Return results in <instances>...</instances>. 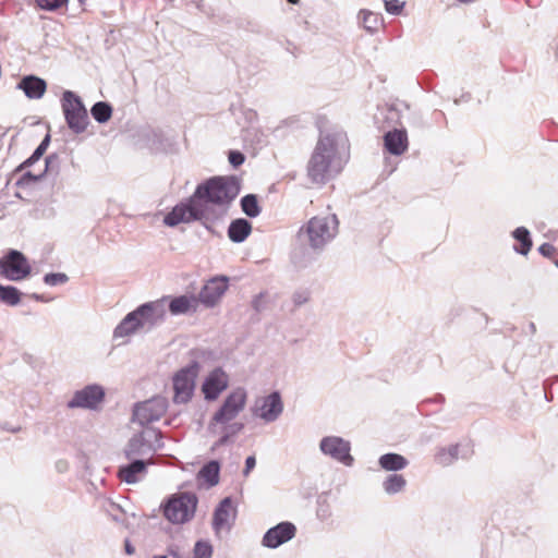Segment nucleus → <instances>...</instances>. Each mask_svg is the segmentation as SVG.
I'll return each instance as SVG.
<instances>
[{
    "label": "nucleus",
    "mask_w": 558,
    "mask_h": 558,
    "mask_svg": "<svg viewBox=\"0 0 558 558\" xmlns=\"http://www.w3.org/2000/svg\"><path fill=\"white\" fill-rule=\"evenodd\" d=\"M349 157V140L342 130L322 133L306 166L308 180L313 184H326L343 170Z\"/></svg>",
    "instance_id": "obj_1"
},
{
    "label": "nucleus",
    "mask_w": 558,
    "mask_h": 558,
    "mask_svg": "<svg viewBox=\"0 0 558 558\" xmlns=\"http://www.w3.org/2000/svg\"><path fill=\"white\" fill-rule=\"evenodd\" d=\"M338 228L339 220L335 214L315 216L300 228L298 239L314 252H322L336 238Z\"/></svg>",
    "instance_id": "obj_2"
},
{
    "label": "nucleus",
    "mask_w": 558,
    "mask_h": 558,
    "mask_svg": "<svg viewBox=\"0 0 558 558\" xmlns=\"http://www.w3.org/2000/svg\"><path fill=\"white\" fill-rule=\"evenodd\" d=\"M240 193V183L234 177H214L197 185L195 198L208 206L229 205ZM209 213V207H207Z\"/></svg>",
    "instance_id": "obj_3"
},
{
    "label": "nucleus",
    "mask_w": 558,
    "mask_h": 558,
    "mask_svg": "<svg viewBox=\"0 0 558 558\" xmlns=\"http://www.w3.org/2000/svg\"><path fill=\"white\" fill-rule=\"evenodd\" d=\"M209 220L210 214L207 211V206L198 202L193 194L186 201L177 204L165 216L163 223L168 227H175L182 222L201 221L208 231H211Z\"/></svg>",
    "instance_id": "obj_4"
},
{
    "label": "nucleus",
    "mask_w": 558,
    "mask_h": 558,
    "mask_svg": "<svg viewBox=\"0 0 558 558\" xmlns=\"http://www.w3.org/2000/svg\"><path fill=\"white\" fill-rule=\"evenodd\" d=\"M197 504L198 498L195 493H175L161 505L162 514L172 524H184L194 518Z\"/></svg>",
    "instance_id": "obj_5"
},
{
    "label": "nucleus",
    "mask_w": 558,
    "mask_h": 558,
    "mask_svg": "<svg viewBox=\"0 0 558 558\" xmlns=\"http://www.w3.org/2000/svg\"><path fill=\"white\" fill-rule=\"evenodd\" d=\"M61 107L69 129L75 133H83L88 125V113L82 99L73 92L62 94Z\"/></svg>",
    "instance_id": "obj_6"
},
{
    "label": "nucleus",
    "mask_w": 558,
    "mask_h": 558,
    "mask_svg": "<svg viewBox=\"0 0 558 558\" xmlns=\"http://www.w3.org/2000/svg\"><path fill=\"white\" fill-rule=\"evenodd\" d=\"M199 368V363L196 361H192L189 365L182 367L174 374L172 378L174 403L185 404L192 399Z\"/></svg>",
    "instance_id": "obj_7"
},
{
    "label": "nucleus",
    "mask_w": 558,
    "mask_h": 558,
    "mask_svg": "<svg viewBox=\"0 0 558 558\" xmlns=\"http://www.w3.org/2000/svg\"><path fill=\"white\" fill-rule=\"evenodd\" d=\"M161 432L155 428L134 434L124 448L126 459L150 458L156 448L161 446Z\"/></svg>",
    "instance_id": "obj_8"
},
{
    "label": "nucleus",
    "mask_w": 558,
    "mask_h": 558,
    "mask_svg": "<svg viewBox=\"0 0 558 558\" xmlns=\"http://www.w3.org/2000/svg\"><path fill=\"white\" fill-rule=\"evenodd\" d=\"M247 392L239 387L232 390L223 400L221 407L215 412L209 423V427L215 424H227L234 420L245 408Z\"/></svg>",
    "instance_id": "obj_9"
},
{
    "label": "nucleus",
    "mask_w": 558,
    "mask_h": 558,
    "mask_svg": "<svg viewBox=\"0 0 558 558\" xmlns=\"http://www.w3.org/2000/svg\"><path fill=\"white\" fill-rule=\"evenodd\" d=\"M31 272L32 266L28 259L17 250H10L0 258V275L10 281H22Z\"/></svg>",
    "instance_id": "obj_10"
},
{
    "label": "nucleus",
    "mask_w": 558,
    "mask_h": 558,
    "mask_svg": "<svg viewBox=\"0 0 558 558\" xmlns=\"http://www.w3.org/2000/svg\"><path fill=\"white\" fill-rule=\"evenodd\" d=\"M168 409V400L162 396H155L146 401L135 404L133 410V421L145 426L155 421H159Z\"/></svg>",
    "instance_id": "obj_11"
},
{
    "label": "nucleus",
    "mask_w": 558,
    "mask_h": 558,
    "mask_svg": "<svg viewBox=\"0 0 558 558\" xmlns=\"http://www.w3.org/2000/svg\"><path fill=\"white\" fill-rule=\"evenodd\" d=\"M252 414L265 423L277 421L283 412V402L278 391L258 398L251 409Z\"/></svg>",
    "instance_id": "obj_12"
},
{
    "label": "nucleus",
    "mask_w": 558,
    "mask_h": 558,
    "mask_svg": "<svg viewBox=\"0 0 558 558\" xmlns=\"http://www.w3.org/2000/svg\"><path fill=\"white\" fill-rule=\"evenodd\" d=\"M319 449L325 454L345 466H351L354 462L351 456L350 441L338 436H326L319 442Z\"/></svg>",
    "instance_id": "obj_13"
},
{
    "label": "nucleus",
    "mask_w": 558,
    "mask_h": 558,
    "mask_svg": "<svg viewBox=\"0 0 558 558\" xmlns=\"http://www.w3.org/2000/svg\"><path fill=\"white\" fill-rule=\"evenodd\" d=\"M166 299L147 302L134 310L143 329H151L166 319Z\"/></svg>",
    "instance_id": "obj_14"
},
{
    "label": "nucleus",
    "mask_w": 558,
    "mask_h": 558,
    "mask_svg": "<svg viewBox=\"0 0 558 558\" xmlns=\"http://www.w3.org/2000/svg\"><path fill=\"white\" fill-rule=\"evenodd\" d=\"M105 390L99 385H87L83 389L74 392L72 399L68 402L69 409H90L94 410L102 402Z\"/></svg>",
    "instance_id": "obj_15"
},
{
    "label": "nucleus",
    "mask_w": 558,
    "mask_h": 558,
    "mask_svg": "<svg viewBox=\"0 0 558 558\" xmlns=\"http://www.w3.org/2000/svg\"><path fill=\"white\" fill-rule=\"evenodd\" d=\"M236 513L232 498H223L214 511L213 529L215 533L218 535L222 531L230 532L236 519Z\"/></svg>",
    "instance_id": "obj_16"
},
{
    "label": "nucleus",
    "mask_w": 558,
    "mask_h": 558,
    "mask_svg": "<svg viewBox=\"0 0 558 558\" xmlns=\"http://www.w3.org/2000/svg\"><path fill=\"white\" fill-rule=\"evenodd\" d=\"M296 533V527L289 521H283L268 529L263 536L262 545L267 548H278L282 544L291 541Z\"/></svg>",
    "instance_id": "obj_17"
},
{
    "label": "nucleus",
    "mask_w": 558,
    "mask_h": 558,
    "mask_svg": "<svg viewBox=\"0 0 558 558\" xmlns=\"http://www.w3.org/2000/svg\"><path fill=\"white\" fill-rule=\"evenodd\" d=\"M229 386V376L221 367H216L205 378L202 385L204 398L207 401L216 400Z\"/></svg>",
    "instance_id": "obj_18"
},
{
    "label": "nucleus",
    "mask_w": 558,
    "mask_h": 558,
    "mask_svg": "<svg viewBox=\"0 0 558 558\" xmlns=\"http://www.w3.org/2000/svg\"><path fill=\"white\" fill-rule=\"evenodd\" d=\"M228 289L227 277H215L206 282L198 294V301L204 305L211 307Z\"/></svg>",
    "instance_id": "obj_19"
},
{
    "label": "nucleus",
    "mask_w": 558,
    "mask_h": 558,
    "mask_svg": "<svg viewBox=\"0 0 558 558\" xmlns=\"http://www.w3.org/2000/svg\"><path fill=\"white\" fill-rule=\"evenodd\" d=\"M472 453L473 450L469 444L451 445L449 447L439 448L435 454V461L442 466H448L456 462L459 458L466 459Z\"/></svg>",
    "instance_id": "obj_20"
},
{
    "label": "nucleus",
    "mask_w": 558,
    "mask_h": 558,
    "mask_svg": "<svg viewBox=\"0 0 558 558\" xmlns=\"http://www.w3.org/2000/svg\"><path fill=\"white\" fill-rule=\"evenodd\" d=\"M130 463L121 465L118 476L126 484H135L140 482L147 472L148 462L144 459H129Z\"/></svg>",
    "instance_id": "obj_21"
},
{
    "label": "nucleus",
    "mask_w": 558,
    "mask_h": 558,
    "mask_svg": "<svg viewBox=\"0 0 558 558\" xmlns=\"http://www.w3.org/2000/svg\"><path fill=\"white\" fill-rule=\"evenodd\" d=\"M385 148L395 156L402 155L409 147L408 133L405 129H393L384 135Z\"/></svg>",
    "instance_id": "obj_22"
},
{
    "label": "nucleus",
    "mask_w": 558,
    "mask_h": 558,
    "mask_svg": "<svg viewBox=\"0 0 558 558\" xmlns=\"http://www.w3.org/2000/svg\"><path fill=\"white\" fill-rule=\"evenodd\" d=\"M17 88L23 90L27 98L39 99L44 96L47 84L45 80L38 76L27 75L19 82Z\"/></svg>",
    "instance_id": "obj_23"
},
{
    "label": "nucleus",
    "mask_w": 558,
    "mask_h": 558,
    "mask_svg": "<svg viewBox=\"0 0 558 558\" xmlns=\"http://www.w3.org/2000/svg\"><path fill=\"white\" fill-rule=\"evenodd\" d=\"M143 329L135 312L132 311L118 324L113 330V338H124Z\"/></svg>",
    "instance_id": "obj_24"
},
{
    "label": "nucleus",
    "mask_w": 558,
    "mask_h": 558,
    "mask_svg": "<svg viewBox=\"0 0 558 558\" xmlns=\"http://www.w3.org/2000/svg\"><path fill=\"white\" fill-rule=\"evenodd\" d=\"M252 232V225L244 218H238L230 222L228 236L233 243H242Z\"/></svg>",
    "instance_id": "obj_25"
},
{
    "label": "nucleus",
    "mask_w": 558,
    "mask_h": 558,
    "mask_svg": "<svg viewBox=\"0 0 558 558\" xmlns=\"http://www.w3.org/2000/svg\"><path fill=\"white\" fill-rule=\"evenodd\" d=\"M378 464L385 471L397 473L405 469L409 461L402 454L388 452L379 457Z\"/></svg>",
    "instance_id": "obj_26"
},
{
    "label": "nucleus",
    "mask_w": 558,
    "mask_h": 558,
    "mask_svg": "<svg viewBox=\"0 0 558 558\" xmlns=\"http://www.w3.org/2000/svg\"><path fill=\"white\" fill-rule=\"evenodd\" d=\"M197 306V299L193 295H179L173 298L169 303V311L172 315L186 314L190 311H195Z\"/></svg>",
    "instance_id": "obj_27"
},
{
    "label": "nucleus",
    "mask_w": 558,
    "mask_h": 558,
    "mask_svg": "<svg viewBox=\"0 0 558 558\" xmlns=\"http://www.w3.org/2000/svg\"><path fill=\"white\" fill-rule=\"evenodd\" d=\"M512 236L519 243V245L513 246V251L526 256L533 245L530 231L525 227H518L512 231Z\"/></svg>",
    "instance_id": "obj_28"
},
{
    "label": "nucleus",
    "mask_w": 558,
    "mask_h": 558,
    "mask_svg": "<svg viewBox=\"0 0 558 558\" xmlns=\"http://www.w3.org/2000/svg\"><path fill=\"white\" fill-rule=\"evenodd\" d=\"M381 486L387 495H396L405 489L407 480L402 474L392 473L383 481Z\"/></svg>",
    "instance_id": "obj_29"
},
{
    "label": "nucleus",
    "mask_w": 558,
    "mask_h": 558,
    "mask_svg": "<svg viewBox=\"0 0 558 558\" xmlns=\"http://www.w3.org/2000/svg\"><path fill=\"white\" fill-rule=\"evenodd\" d=\"M359 16L362 20L363 28L371 34L376 33L383 25V17L379 13L361 10Z\"/></svg>",
    "instance_id": "obj_30"
},
{
    "label": "nucleus",
    "mask_w": 558,
    "mask_h": 558,
    "mask_svg": "<svg viewBox=\"0 0 558 558\" xmlns=\"http://www.w3.org/2000/svg\"><path fill=\"white\" fill-rule=\"evenodd\" d=\"M220 464L216 460H211L203 465L199 470V476L204 478L209 486H215L219 483Z\"/></svg>",
    "instance_id": "obj_31"
},
{
    "label": "nucleus",
    "mask_w": 558,
    "mask_h": 558,
    "mask_svg": "<svg viewBox=\"0 0 558 558\" xmlns=\"http://www.w3.org/2000/svg\"><path fill=\"white\" fill-rule=\"evenodd\" d=\"M242 211L250 218L259 216L262 209L255 194H246L240 201Z\"/></svg>",
    "instance_id": "obj_32"
},
{
    "label": "nucleus",
    "mask_w": 558,
    "mask_h": 558,
    "mask_svg": "<svg viewBox=\"0 0 558 558\" xmlns=\"http://www.w3.org/2000/svg\"><path fill=\"white\" fill-rule=\"evenodd\" d=\"M90 114L98 123H106L112 114V107L106 101H97L90 109Z\"/></svg>",
    "instance_id": "obj_33"
},
{
    "label": "nucleus",
    "mask_w": 558,
    "mask_h": 558,
    "mask_svg": "<svg viewBox=\"0 0 558 558\" xmlns=\"http://www.w3.org/2000/svg\"><path fill=\"white\" fill-rule=\"evenodd\" d=\"M21 292L13 286H2L0 283V301L7 305L15 306L21 302Z\"/></svg>",
    "instance_id": "obj_34"
},
{
    "label": "nucleus",
    "mask_w": 558,
    "mask_h": 558,
    "mask_svg": "<svg viewBox=\"0 0 558 558\" xmlns=\"http://www.w3.org/2000/svg\"><path fill=\"white\" fill-rule=\"evenodd\" d=\"M57 160L58 157L56 155L48 156L45 159V169L43 171H39L38 173H35L33 171L24 172L23 175L19 179L17 185H27L29 183L37 182L44 175L45 171H47L50 165Z\"/></svg>",
    "instance_id": "obj_35"
},
{
    "label": "nucleus",
    "mask_w": 558,
    "mask_h": 558,
    "mask_svg": "<svg viewBox=\"0 0 558 558\" xmlns=\"http://www.w3.org/2000/svg\"><path fill=\"white\" fill-rule=\"evenodd\" d=\"M49 143H50V135L47 134L44 140L41 141V143L36 147V149L34 150V153L32 154V156L29 158H27L21 166H20V169H24V168H29L32 167L35 162H37L41 157L43 155L46 153L48 146H49Z\"/></svg>",
    "instance_id": "obj_36"
},
{
    "label": "nucleus",
    "mask_w": 558,
    "mask_h": 558,
    "mask_svg": "<svg viewBox=\"0 0 558 558\" xmlns=\"http://www.w3.org/2000/svg\"><path fill=\"white\" fill-rule=\"evenodd\" d=\"M143 138L147 147L153 151H158L162 146V133L158 130L148 129L143 132Z\"/></svg>",
    "instance_id": "obj_37"
},
{
    "label": "nucleus",
    "mask_w": 558,
    "mask_h": 558,
    "mask_svg": "<svg viewBox=\"0 0 558 558\" xmlns=\"http://www.w3.org/2000/svg\"><path fill=\"white\" fill-rule=\"evenodd\" d=\"M213 547L208 542L197 541L194 546V558H210Z\"/></svg>",
    "instance_id": "obj_38"
},
{
    "label": "nucleus",
    "mask_w": 558,
    "mask_h": 558,
    "mask_svg": "<svg viewBox=\"0 0 558 558\" xmlns=\"http://www.w3.org/2000/svg\"><path fill=\"white\" fill-rule=\"evenodd\" d=\"M68 280L69 277L63 272H50L44 276V282L50 287L64 284Z\"/></svg>",
    "instance_id": "obj_39"
},
{
    "label": "nucleus",
    "mask_w": 558,
    "mask_h": 558,
    "mask_svg": "<svg viewBox=\"0 0 558 558\" xmlns=\"http://www.w3.org/2000/svg\"><path fill=\"white\" fill-rule=\"evenodd\" d=\"M37 5L46 11H56L65 5L69 0H35Z\"/></svg>",
    "instance_id": "obj_40"
},
{
    "label": "nucleus",
    "mask_w": 558,
    "mask_h": 558,
    "mask_svg": "<svg viewBox=\"0 0 558 558\" xmlns=\"http://www.w3.org/2000/svg\"><path fill=\"white\" fill-rule=\"evenodd\" d=\"M384 3H385L386 11L392 15L401 14V12L404 8V4H405L404 2H402L400 0H384Z\"/></svg>",
    "instance_id": "obj_41"
},
{
    "label": "nucleus",
    "mask_w": 558,
    "mask_h": 558,
    "mask_svg": "<svg viewBox=\"0 0 558 558\" xmlns=\"http://www.w3.org/2000/svg\"><path fill=\"white\" fill-rule=\"evenodd\" d=\"M292 300L295 306H301L310 300V292L306 290L295 291L292 295Z\"/></svg>",
    "instance_id": "obj_42"
},
{
    "label": "nucleus",
    "mask_w": 558,
    "mask_h": 558,
    "mask_svg": "<svg viewBox=\"0 0 558 558\" xmlns=\"http://www.w3.org/2000/svg\"><path fill=\"white\" fill-rule=\"evenodd\" d=\"M245 160L244 155L239 150H231L229 153V162L234 167H240Z\"/></svg>",
    "instance_id": "obj_43"
},
{
    "label": "nucleus",
    "mask_w": 558,
    "mask_h": 558,
    "mask_svg": "<svg viewBox=\"0 0 558 558\" xmlns=\"http://www.w3.org/2000/svg\"><path fill=\"white\" fill-rule=\"evenodd\" d=\"M223 432H226L230 437L238 435L243 428L244 424L240 422H235L232 424H223Z\"/></svg>",
    "instance_id": "obj_44"
},
{
    "label": "nucleus",
    "mask_w": 558,
    "mask_h": 558,
    "mask_svg": "<svg viewBox=\"0 0 558 558\" xmlns=\"http://www.w3.org/2000/svg\"><path fill=\"white\" fill-rule=\"evenodd\" d=\"M556 251L557 248L551 243L546 242L538 246L539 254L547 258H551Z\"/></svg>",
    "instance_id": "obj_45"
},
{
    "label": "nucleus",
    "mask_w": 558,
    "mask_h": 558,
    "mask_svg": "<svg viewBox=\"0 0 558 558\" xmlns=\"http://www.w3.org/2000/svg\"><path fill=\"white\" fill-rule=\"evenodd\" d=\"M385 118L390 123L398 124L400 121V113L395 107H388L386 109Z\"/></svg>",
    "instance_id": "obj_46"
},
{
    "label": "nucleus",
    "mask_w": 558,
    "mask_h": 558,
    "mask_svg": "<svg viewBox=\"0 0 558 558\" xmlns=\"http://www.w3.org/2000/svg\"><path fill=\"white\" fill-rule=\"evenodd\" d=\"M256 465V459L254 456H248L245 460V469L243 471V474L246 476L248 473L255 468Z\"/></svg>",
    "instance_id": "obj_47"
},
{
    "label": "nucleus",
    "mask_w": 558,
    "mask_h": 558,
    "mask_svg": "<svg viewBox=\"0 0 558 558\" xmlns=\"http://www.w3.org/2000/svg\"><path fill=\"white\" fill-rule=\"evenodd\" d=\"M168 555H170L173 558H183V556L180 553V548L178 545H170L167 548Z\"/></svg>",
    "instance_id": "obj_48"
},
{
    "label": "nucleus",
    "mask_w": 558,
    "mask_h": 558,
    "mask_svg": "<svg viewBox=\"0 0 558 558\" xmlns=\"http://www.w3.org/2000/svg\"><path fill=\"white\" fill-rule=\"evenodd\" d=\"M331 515V512H330V509H328V507L326 508H323L320 507L319 509H317V517L320 519V520H327L329 519Z\"/></svg>",
    "instance_id": "obj_49"
},
{
    "label": "nucleus",
    "mask_w": 558,
    "mask_h": 558,
    "mask_svg": "<svg viewBox=\"0 0 558 558\" xmlns=\"http://www.w3.org/2000/svg\"><path fill=\"white\" fill-rule=\"evenodd\" d=\"M124 551L129 556L134 555V553H135V547L132 545V543L129 538H126L124 541Z\"/></svg>",
    "instance_id": "obj_50"
},
{
    "label": "nucleus",
    "mask_w": 558,
    "mask_h": 558,
    "mask_svg": "<svg viewBox=\"0 0 558 558\" xmlns=\"http://www.w3.org/2000/svg\"><path fill=\"white\" fill-rule=\"evenodd\" d=\"M230 439V436L223 432L222 436L216 441L215 447H220L226 445Z\"/></svg>",
    "instance_id": "obj_51"
},
{
    "label": "nucleus",
    "mask_w": 558,
    "mask_h": 558,
    "mask_svg": "<svg viewBox=\"0 0 558 558\" xmlns=\"http://www.w3.org/2000/svg\"><path fill=\"white\" fill-rule=\"evenodd\" d=\"M57 469L58 471L63 472L68 469V463L65 461H59L57 463Z\"/></svg>",
    "instance_id": "obj_52"
},
{
    "label": "nucleus",
    "mask_w": 558,
    "mask_h": 558,
    "mask_svg": "<svg viewBox=\"0 0 558 558\" xmlns=\"http://www.w3.org/2000/svg\"><path fill=\"white\" fill-rule=\"evenodd\" d=\"M262 298V294L256 296L253 301V307L256 310V311H259V300Z\"/></svg>",
    "instance_id": "obj_53"
},
{
    "label": "nucleus",
    "mask_w": 558,
    "mask_h": 558,
    "mask_svg": "<svg viewBox=\"0 0 558 558\" xmlns=\"http://www.w3.org/2000/svg\"><path fill=\"white\" fill-rule=\"evenodd\" d=\"M32 296H33V299H35V300H37V301H43V296H41V295H39V294H36V293H35V294H33Z\"/></svg>",
    "instance_id": "obj_54"
},
{
    "label": "nucleus",
    "mask_w": 558,
    "mask_h": 558,
    "mask_svg": "<svg viewBox=\"0 0 558 558\" xmlns=\"http://www.w3.org/2000/svg\"><path fill=\"white\" fill-rule=\"evenodd\" d=\"M530 330H532V332H535L536 330V327L533 323L530 324Z\"/></svg>",
    "instance_id": "obj_55"
},
{
    "label": "nucleus",
    "mask_w": 558,
    "mask_h": 558,
    "mask_svg": "<svg viewBox=\"0 0 558 558\" xmlns=\"http://www.w3.org/2000/svg\"><path fill=\"white\" fill-rule=\"evenodd\" d=\"M153 558H168L166 555L154 556Z\"/></svg>",
    "instance_id": "obj_56"
},
{
    "label": "nucleus",
    "mask_w": 558,
    "mask_h": 558,
    "mask_svg": "<svg viewBox=\"0 0 558 558\" xmlns=\"http://www.w3.org/2000/svg\"><path fill=\"white\" fill-rule=\"evenodd\" d=\"M288 2L292 3V4H295L299 2V0H288Z\"/></svg>",
    "instance_id": "obj_57"
},
{
    "label": "nucleus",
    "mask_w": 558,
    "mask_h": 558,
    "mask_svg": "<svg viewBox=\"0 0 558 558\" xmlns=\"http://www.w3.org/2000/svg\"><path fill=\"white\" fill-rule=\"evenodd\" d=\"M554 265L558 268V260H554Z\"/></svg>",
    "instance_id": "obj_58"
},
{
    "label": "nucleus",
    "mask_w": 558,
    "mask_h": 558,
    "mask_svg": "<svg viewBox=\"0 0 558 558\" xmlns=\"http://www.w3.org/2000/svg\"><path fill=\"white\" fill-rule=\"evenodd\" d=\"M85 0H78L80 3H84Z\"/></svg>",
    "instance_id": "obj_59"
},
{
    "label": "nucleus",
    "mask_w": 558,
    "mask_h": 558,
    "mask_svg": "<svg viewBox=\"0 0 558 558\" xmlns=\"http://www.w3.org/2000/svg\"><path fill=\"white\" fill-rule=\"evenodd\" d=\"M557 381H558V376H557Z\"/></svg>",
    "instance_id": "obj_60"
}]
</instances>
